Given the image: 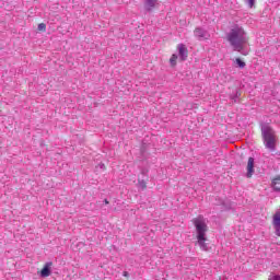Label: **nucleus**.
I'll return each instance as SVG.
<instances>
[{
	"mask_svg": "<svg viewBox=\"0 0 280 280\" xmlns=\"http://www.w3.org/2000/svg\"><path fill=\"white\" fill-rule=\"evenodd\" d=\"M272 188L275 189V191H280V176L276 177L272 180Z\"/></svg>",
	"mask_w": 280,
	"mask_h": 280,
	"instance_id": "9d476101",
	"label": "nucleus"
},
{
	"mask_svg": "<svg viewBox=\"0 0 280 280\" xmlns=\"http://www.w3.org/2000/svg\"><path fill=\"white\" fill-rule=\"evenodd\" d=\"M262 132V139H264V145L269 152H276L277 150V135L275 133V130L270 128L268 125H264L261 127Z\"/></svg>",
	"mask_w": 280,
	"mask_h": 280,
	"instance_id": "7ed1b4c3",
	"label": "nucleus"
},
{
	"mask_svg": "<svg viewBox=\"0 0 280 280\" xmlns=\"http://www.w3.org/2000/svg\"><path fill=\"white\" fill-rule=\"evenodd\" d=\"M37 28L39 32H45V30H47V25L45 23H40V24H38Z\"/></svg>",
	"mask_w": 280,
	"mask_h": 280,
	"instance_id": "ddd939ff",
	"label": "nucleus"
},
{
	"mask_svg": "<svg viewBox=\"0 0 280 280\" xmlns=\"http://www.w3.org/2000/svg\"><path fill=\"white\" fill-rule=\"evenodd\" d=\"M138 185L141 189H145V182L144 180H140Z\"/></svg>",
	"mask_w": 280,
	"mask_h": 280,
	"instance_id": "2eb2a0df",
	"label": "nucleus"
},
{
	"mask_svg": "<svg viewBox=\"0 0 280 280\" xmlns=\"http://www.w3.org/2000/svg\"><path fill=\"white\" fill-rule=\"evenodd\" d=\"M143 5L147 12H152L159 5V0H143Z\"/></svg>",
	"mask_w": 280,
	"mask_h": 280,
	"instance_id": "0eeeda50",
	"label": "nucleus"
},
{
	"mask_svg": "<svg viewBox=\"0 0 280 280\" xmlns=\"http://www.w3.org/2000/svg\"><path fill=\"white\" fill-rule=\"evenodd\" d=\"M104 202H105V205H108V199H105Z\"/></svg>",
	"mask_w": 280,
	"mask_h": 280,
	"instance_id": "aec40b11",
	"label": "nucleus"
},
{
	"mask_svg": "<svg viewBox=\"0 0 280 280\" xmlns=\"http://www.w3.org/2000/svg\"><path fill=\"white\" fill-rule=\"evenodd\" d=\"M235 65H237L240 69H244V67H246V62L242 61L240 58L235 59Z\"/></svg>",
	"mask_w": 280,
	"mask_h": 280,
	"instance_id": "f8f14e48",
	"label": "nucleus"
},
{
	"mask_svg": "<svg viewBox=\"0 0 280 280\" xmlns=\"http://www.w3.org/2000/svg\"><path fill=\"white\" fill-rule=\"evenodd\" d=\"M124 277H128V271H124Z\"/></svg>",
	"mask_w": 280,
	"mask_h": 280,
	"instance_id": "6ab92c4d",
	"label": "nucleus"
},
{
	"mask_svg": "<svg viewBox=\"0 0 280 280\" xmlns=\"http://www.w3.org/2000/svg\"><path fill=\"white\" fill-rule=\"evenodd\" d=\"M192 224L196 231L197 244L201 250H209V245L207 244V231H209V225H207V219L199 215L192 220Z\"/></svg>",
	"mask_w": 280,
	"mask_h": 280,
	"instance_id": "f03ea898",
	"label": "nucleus"
},
{
	"mask_svg": "<svg viewBox=\"0 0 280 280\" xmlns=\"http://www.w3.org/2000/svg\"><path fill=\"white\" fill-rule=\"evenodd\" d=\"M248 7L253 8L255 5V0H247Z\"/></svg>",
	"mask_w": 280,
	"mask_h": 280,
	"instance_id": "dca6fc26",
	"label": "nucleus"
},
{
	"mask_svg": "<svg viewBox=\"0 0 280 280\" xmlns=\"http://www.w3.org/2000/svg\"><path fill=\"white\" fill-rule=\"evenodd\" d=\"M226 40L234 51H238L242 56H248V35L244 27L234 25L226 34Z\"/></svg>",
	"mask_w": 280,
	"mask_h": 280,
	"instance_id": "f257e3e1",
	"label": "nucleus"
},
{
	"mask_svg": "<svg viewBox=\"0 0 280 280\" xmlns=\"http://www.w3.org/2000/svg\"><path fill=\"white\" fill-rule=\"evenodd\" d=\"M238 98H240V92H236L235 95L231 97L233 102H237Z\"/></svg>",
	"mask_w": 280,
	"mask_h": 280,
	"instance_id": "4468645a",
	"label": "nucleus"
},
{
	"mask_svg": "<svg viewBox=\"0 0 280 280\" xmlns=\"http://www.w3.org/2000/svg\"><path fill=\"white\" fill-rule=\"evenodd\" d=\"M272 224L276 231V235L280 237V210L277 211L276 214L273 215Z\"/></svg>",
	"mask_w": 280,
	"mask_h": 280,
	"instance_id": "6e6552de",
	"label": "nucleus"
},
{
	"mask_svg": "<svg viewBox=\"0 0 280 280\" xmlns=\"http://www.w3.org/2000/svg\"><path fill=\"white\" fill-rule=\"evenodd\" d=\"M97 167H100V170H106V166L104 165V164H98V166Z\"/></svg>",
	"mask_w": 280,
	"mask_h": 280,
	"instance_id": "a211bd4d",
	"label": "nucleus"
},
{
	"mask_svg": "<svg viewBox=\"0 0 280 280\" xmlns=\"http://www.w3.org/2000/svg\"><path fill=\"white\" fill-rule=\"evenodd\" d=\"M269 280H280V276H271L270 278H269Z\"/></svg>",
	"mask_w": 280,
	"mask_h": 280,
	"instance_id": "f3484780",
	"label": "nucleus"
},
{
	"mask_svg": "<svg viewBox=\"0 0 280 280\" xmlns=\"http://www.w3.org/2000/svg\"><path fill=\"white\" fill-rule=\"evenodd\" d=\"M247 178H253V174H255V158H249L247 162Z\"/></svg>",
	"mask_w": 280,
	"mask_h": 280,
	"instance_id": "423d86ee",
	"label": "nucleus"
},
{
	"mask_svg": "<svg viewBox=\"0 0 280 280\" xmlns=\"http://www.w3.org/2000/svg\"><path fill=\"white\" fill-rule=\"evenodd\" d=\"M52 267H54V262L51 261L46 262L39 272V277H42V279H47V277H51Z\"/></svg>",
	"mask_w": 280,
	"mask_h": 280,
	"instance_id": "39448f33",
	"label": "nucleus"
},
{
	"mask_svg": "<svg viewBox=\"0 0 280 280\" xmlns=\"http://www.w3.org/2000/svg\"><path fill=\"white\" fill-rule=\"evenodd\" d=\"M176 60H178V55L173 54L171 59H170L171 67H176Z\"/></svg>",
	"mask_w": 280,
	"mask_h": 280,
	"instance_id": "9b49d317",
	"label": "nucleus"
},
{
	"mask_svg": "<svg viewBox=\"0 0 280 280\" xmlns=\"http://www.w3.org/2000/svg\"><path fill=\"white\" fill-rule=\"evenodd\" d=\"M178 55L182 61L187 60V47L185 44L177 45Z\"/></svg>",
	"mask_w": 280,
	"mask_h": 280,
	"instance_id": "1a4fd4ad",
	"label": "nucleus"
},
{
	"mask_svg": "<svg viewBox=\"0 0 280 280\" xmlns=\"http://www.w3.org/2000/svg\"><path fill=\"white\" fill-rule=\"evenodd\" d=\"M194 35L199 40H209V38H211L209 32L205 31L202 27L195 28Z\"/></svg>",
	"mask_w": 280,
	"mask_h": 280,
	"instance_id": "20e7f679",
	"label": "nucleus"
}]
</instances>
